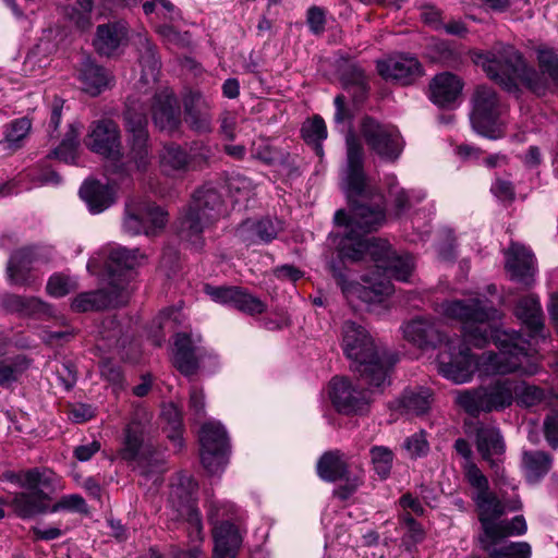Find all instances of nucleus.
Instances as JSON below:
<instances>
[{"label": "nucleus", "instance_id": "1", "mask_svg": "<svg viewBox=\"0 0 558 558\" xmlns=\"http://www.w3.org/2000/svg\"><path fill=\"white\" fill-rule=\"evenodd\" d=\"M347 165L342 171V187L347 194L351 214L339 209L335 222L342 232L331 233L341 262H360L366 256L388 277L410 281L415 264L410 254L397 255L383 239L367 238L386 219L383 196L366 182L363 169L364 149L353 134L347 136Z\"/></svg>", "mask_w": 558, "mask_h": 558}, {"label": "nucleus", "instance_id": "2", "mask_svg": "<svg viewBox=\"0 0 558 558\" xmlns=\"http://www.w3.org/2000/svg\"><path fill=\"white\" fill-rule=\"evenodd\" d=\"M442 316L464 324L466 339L476 348H483L492 339L499 352H484L477 357V372L481 376L506 375L520 372L533 375L538 366L534 354L539 339L544 338L543 312L536 295L522 298L515 315L529 329V338L520 332L501 330L490 323L498 313L487 302L480 299L451 300L439 304Z\"/></svg>", "mask_w": 558, "mask_h": 558}, {"label": "nucleus", "instance_id": "3", "mask_svg": "<svg viewBox=\"0 0 558 558\" xmlns=\"http://www.w3.org/2000/svg\"><path fill=\"white\" fill-rule=\"evenodd\" d=\"M536 59L542 73L529 68L522 54L510 45H498L492 51L473 52V62L481 66L486 75L507 92L518 90V82L536 95L548 89L547 74L558 88V54L550 48H538Z\"/></svg>", "mask_w": 558, "mask_h": 558}, {"label": "nucleus", "instance_id": "4", "mask_svg": "<svg viewBox=\"0 0 558 558\" xmlns=\"http://www.w3.org/2000/svg\"><path fill=\"white\" fill-rule=\"evenodd\" d=\"M123 122L131 142L129 154L120 153V132L112 120L104 119L92 123L86 142L90 150L108 160L106 165L108 179L118 187L131 186L133 173L140 168V105H125Z\"/></svg>", "mask_w": 558, "mask_h": 558}, {"label": "nucleus", "instance_id": "5", "mask_svg": "<svg viewBox=\"0 0 558 558\" xmlns=\"http://www.w3.org/2000/svg\"><path fill=\"white\" fill-rule=\"evenodd\" d=\"M402 333L407 341L420 349H435L445 340V349L437 356L439 374L453 381L464 384L471 381L474 369H477V360H474L466 344L465 337L448 338L440 329V324L430 317H416L402 326ZM473 345V343L471 342Z\"/></svg>", "mask_w": 558, "mask_h": 558}, {"label": "nucleus", "instance_id": "6", "mask_svg": "<svg viewBox=\"0 0 558 558\" xmlns=\"http://www.w3.org/2000/svg\"><path fill=\"white\" fill-rule=\"evenodd\" d=\"M341 335L343 353L359 378L374 387L388 385L390 369L397 362L395 355L378 345L368 330L354 322H345Z\"/></svg>", "mask_w": 558, "mask_h": 558}, {"label": "nucleus", "instance_id": "7", "mask_svg": "<svg viewBox=\"0 0 558 558\" xmlns=\"http://www.w3.org/2000/svg\"><path fill=\"white\" fill-rule=\"evenodd\" d=\"M223 214V199L217 187L207 183L198 189L177 221L181 240L190 242L196 248L203 245L202 233Z\"/></svg>", "mask_w": 558, "mask_h": 558}, {"label": "nucleus", "instance_id": "8", "mask_svg": "<svg viewBox=\"0 0 558 558\" xmlns=\"http://www.w3.org/2000/svg\"><path fill=\"white\" fill-rule=\"evenodd\" d=\"M520 385L509 378H497L476 388L457 390L454 402L472 416L480 413L499 412L509 408Z\"/></svg>", "mask_w": 558, "mask_h": 558}, {"label": "nucleus", "instance_id": "9", "mask_svg": "<svg viewBox=\"0 0 558 558\" xmlns=\"http://www.w3.org/2000/svg\"><path fill=\"white\" fill-rule=\"evenodd\" d=\"M198 484L193 476L181 473L171 484L169 501L178 515L187 523L189 538L192 543L203 541V523L196 507Z\"/></svg>", "mask_w": 558, "mask_h": 558}, {"label": "nucleus", "instance_id": "10", "mask_svg": "<svg viewBox=\"0 0 558 558\" xmlns=\"http://www.w3.org/2000/svg\"><path fill=\"white\" fill-rule=\"evenodd\" d=\"M201 444V462L211 475L223 472L228 464L229 438L227 430L220 422L210 420L205 422L198 432Z\"/></svg>", "mask_w": 558, "mask_h": 558}, {"label": "nucleus", "instance_id": "11", "mask_svg": "<svg viewBox=\"0 0 558 558\" xmlns=\"http://www.w3.org/2000/svg\"><path fill=\"white\" fill-rule=\"evenodd\" d=\"M500 105L496 92L485 85L477 86L472 96L470 116L474 131L483 136L497 140L504 136V130L498 123Z\"/></svg>", "mask_w": 558, "mask_h": 558}, {"label": "nucleus", "instance_id": "12", "mask_svg": "<svg viewBox=\"0 0 558 558\" xmlns=\"http://www.w3.org/2000/svg\"><path fill=\"white\" fill-rule=\"evenodd\" d=\"M234 512L235 507L230 502H219L216 500L208 502L207 517L214 524V550L217 558H233L242 543V535L239 529L229 520L218 524L220 519L230 518Z\"/></svg>", "mask_w": 558, "mask_h": 558}, {"label": "nucleus", "instance_id": "13", "mask_svg": "<svg viewBox=\"0 0 558 558\" xmlns=\"http://www.w3.org/2000/svg\"><path fill=\"white\" fill-rule=\"evenodd\" d=\"M361 132L368 148L381 160L393 162L400 157L404 142L396 126L366 117L362 121Z\"/></svg>", "mask_w": 558, "mask_h": 558}, {"label": "nucleus", "instance_id": "14", "mask_svg": "<svg viewBox=\"0 0 558 558\" xmlns=\"http://www.w3.org/2000/svg\"><path fill=\"white\" fill-rule=\"evenodd\" d=\"M201 342L202 338L198 335L179 332L174 337L172 362L186 377L195 375L202 367L205 368L206 360L217 364V356L202 347Z\"/></svg>", "mask_w": 558, "mask_h": 558}, {"label": "nucleus", "instance_id": "15", "mask_svg": "<svg viewBox=\"0 0 558 558\" xmlns=\"http://www.w3.org/2000/svg\"><path fill=\"white\" fill-rule=\"evenodd\" d=\"M333 278L340 286L343 294L348 301L352 302L354 299L361 300L364 303L381 302L385 296L392 293L393 287L388 279L375 281L368 277L363 279L364 283L348 281L345 274L341 270L340 266L331 260L328 264Z\"/></svg>", "mask_w": 558, "mask_h": 558}, {"label": "nucleus", "instance_id": "16", "mask_svg": "<svg viewBox=\"0 0 558 558\" xmlns=\"http://www.w3.org/2000/svg\"><path fill=\"white\" fill-rule=\"evenodd\" d=\"M360 380L367 385V389H361L360 385H353L345 377H333L330 381L329 396L335 408L344 414L357 413L364 411V409L371 402L372 389H383L381 387H374L365 384L361 378Z\"/></svg>", "mask_w": 558, "mask_h": 558}, {"label": "nucleus", "instance_id": "17", "mask_svg": "<svg viewBox=\"0 0 558 558\" xmlns=\"http://www.w3.org/2000/svg\"><path fill=\"white\" fill-rule=\"evenodd\" d=\"M377 71L386 81L411 85L423 75L420 61L410 54H399L377 61Z\"/></svg>", "mask_w": 558, "mask_h": 558}, {"label": "nucleus", "instance_id": "18", "mask_svg": "<svg viewBox=\"0 0 558 558\" xmlns=\"http://www.w3.org/2000/svg\"><path fill=\"white\" fill-rule=\"evenodd\" d=\"M136 265V250H129L122 246L110 248L107 259V270L111 289L122 294L130 281V270Z\"/></svg>", "mask_w": 558, "mask_h": 558}, {"label": "nucleus", "instance_id": "19", "mask_svg": "<svg viewBox=\"0 0 558 558\" xmlns=\"http://www.w3.org/2000/svg\"><path fill=\"white\" fill-rule=\"evenodd\" d=\"M142 487L155 494L163 483L168 470L165 452L151 442H142Z\"/></svg>", "mask_w": 558, "mask_h": 558}, {"label": "nucleus", "instance_id": "20", "mask_svg": "<svg viewBox=\"0 0 558 558\" xmlns=\"http://www.w3.org/2000/svg\"><path fill=\"white\" fill-rule=\"evenodd\" d=\"M476 449L485 461L495 469L497 476H504V469L499 466L494 456H501L505 452V441L499 428L494 424L478 422L475 425Z\"/></svg>", "mask_w": 558, "mask_h": 558}, {"label": "nucleus", "instance_id": "21", "mask_svg": "<svg viewBox=\"0 0 558 558\" xmlns=\"http://www.w3.org/2000/svg\"><path fill=\"white\" fill-rule=\"evenodd\" d=\"M24 492L15 493L11 505L19 517L33 518L37 514L50 511V494L61 489H52L38 485L34 488H24Z\"/></svg>", "mask_w": 558, "mask_h": 558}, {"label": "nucleus", "instance_id": "22", "mask_svg": "<svg viewBox=\"0 0 558 558\" xmlns=\"http://www.w3.org/2000/svg\"><path fill=\"white\" fill-rule=\"evenodd\" d=\"M506 269L511 279L526 287L534 282V256L525 246L512 243L506 252Z\"/></svg>", "mask_w": 558, "mask_h": 558}, {"label": "nucleus", "instance_id": "23", "mask_svg": "<svg viewBox=\"0 0 558 558\" xmlns=\"http://www.w3.org/2000/svg\"><path fill=\"white\" fill-rule=\"evenodd\" d=\"M37 260L35 250L24 247L15 251L7 266V277L11 284L21 287L33 286L37 277L33 272V265Z\"/></svg>", "mask_w": 558, "mask_h": 558}, {"label": "nucleus", "instance_id": "24", "mask_svg": "<svg viewBox=\"0 0 558 558\" xmlns=\"http://www.w3.org/2000/svg\"><path fill=\"white\" fill-rule=\"evenodd\" d=\"M151 110L154 122L161 131L172 133L179 129L181 124L180 105L172 92L165 89L157 95Z\"/></svg>", "mask_w": 558, "mask_h": 558}, {"label": "nucleus", "instance_id": "25", "mask_svg": "<svg viewBox=\"0 0 558 558\" xmlns=\"http://www.w3.org/2000/svg\"><path fill=\"white\" fill-rule=\"evenodd\" d=\"M1 478L21 488H34L38 485L52 489L64 488L61 477L50 469L35 468L21 472L8 471L2 474Z\"/></svg>", "mask_w": 558, "mask_h": 558}, {"label": "nucleus", "instance_id": "26", "mask_svg": "<svg viewBox=\"0 0 558 558\" xmlns=\"http://www.w3.org/2000/svg\"><path fill=\"white\" fill-rule=\"evenodd\" d=\"M81 198L93 215L104 213L116 202V190L98 180H86L80 189Z\"/></svg>", "mask_w": 558, "mask_h": 558}, {"label": "nucleus", "instance_id": "27", "mask_svg": "<svg viewBox=\"0 0 558 558\" xmlns=\"http://www.w3.org/2000/svg\"><path fill=\"white\" fill-rule=\"evenodd\" d=\"M128 39V27L124 23L102 24L97 27L94 46L99 54L110 57L126 45Z\"/></svg>", "mask_w": 558, "mask_h": 558}, {"label": "nucleus", "instance_id": "28", "mask_svg": "<svg viewBox=\"0 0 558 558\" xmlns=\"http://www.w3.org/2000/svg\"><path fill=\"white\" fill-rule=\"evenodd\" d=\"M463 88L459 76L444 72L437 74L429 84L430 99L434 104L445 107L457 100Z\"/></svg>", "mask_w": 558, "mask_h": 558}, {"label": "nucleus", "instance_id": "29", "mask_svg": "<svg viewBox=\"0 0 558 558\" xmlns=\"http://www.w3.org/2000/svg\"><path fill=\"white\" fill-rule=\"evenodd\" d=\"M3 306L8 311L19 313L22 316L40 319L57 318L54 308L37 298L9 294L3 299Z\"/></svg>", "mask_w": 558, "mask_h": 558}, {"label": "nucleus", "instance_id": "30", "mask_svg": "<svg viewBox=\"0 0 558 558\" xmlns=\"http://www.w3.org/2000/svg\"><path fill=\"white\" fill-rule=\"evenodd\" d=\"M473 499L478 509V520L484 531L483 537H486L487 534L494 533L496 520L506 512V507L489 489L476 493Z\"/></svg>", "mask_w": 558, "mask_h": 558}, {"label": "nucleus", "instance_id": "31", "mask_svg": "<svg viewBox=\"0 0 558 558\" xmlns=\"http://www.w3.org/2000/svg\"><path fill=\"white\" fill-rule=\"evenodd\" d=\"M185 117L187 125L197 133H207L211 131L213 116L210 113L209 104L199 95H192L184 104Z\"/></svg>", "mask_w": 558, "mask_h": 558}, {"label": "nucleus", "instance_id": "32", "mask_svg": "<svg viewBox=\"0 0 558 558\" xmlns=\"http://www.w3.org/2000/svg\"><path fill=\"white\" fill-rule=\"evenodd\" d=\"M121 294L112 289L110 293L100 289L92 292H83L74 298L71 307L75 312H89L102 310L110 305H116L120 301Z\"/></svg>", "mask_w": 558, "mask_h": 558}, {"label": "nucleus", "instance_id": "33", "mask_svg": "<svg viewBox=\"0 0 558 558\" xmlns=\"http://www.w3.org/2000/svg\"><path fill=\"white\" fill-rule=\"evenodd\" d=\"M433 393L430 389L417 387L407 389L398 400V408L409 415L425 414L432 405Z\"/></svg>", "mask_w": 558, "mask_h": 558}, {"label": "nucleus", "instance_id": "34", "mask_svg": "<svg viewBox=\"0 0 558 558\" xmlns=\"http://www.w3.org/2000/svg\"><path fill=\"white\" fill-rule=\"evenodd\" d=\"M317 474L326 482L345 478L348 463L344 454L338 450L325 452L317 462Z\"/></svg>", "mask_w": 558, "mask_h": 558}, {"label": "nucleus", "instance_id": "35", "mask_svg": "<svg viewBox=\"0 0 558 558\" xmlns=\"http://www.w3.org/2000/svg\"><path fill=\"white\" fill-rule=\"evenodd\" d=\"M80 81L85 93L97 96L108 86L109 76L104 68L86 59L82 63Z\"/></svg>", "mask_w": 558, "mask_h": 558}, {"label": "nucleus", "instance_id": "36", "mask_svg": "<svg viewBox=\"0 0 558 558\" xmlns=\"http://www.w3.org/2000/svg\"><path fill=\"white\" fill-rule=\"evenodd\" d=\"M553 457L541 450L524 451L522 466L529 482L535 483L544 477L550 470Z\"/></svg>", "mask_w": 558, "mask_h": 558}, {"label": "nucleus", "instance_id": "37", "mask_svg": "<svg viewBox=\"0 0 558 558\" xmlns=\"http://www.w3.org/2000/svg\"><path fill=\"white\" fill-rule=\"evenodd\" d=\"M160 168L168 175L191 169L189 154L177 144L163 146L160 154Z\"/></svg>", "mask_w": 558, "mask_h": 558}, {"label": "nucleus", "instance_id": "38", "mask_svg": "<svg viewBox=\"0 0 558 558\" xmlns=\"http://www.w3.org/2000/svg\"><path fill=\"white\" fill-rule=\"evenodd\" d=\"M160 416L167 424L165 427L167 430V437L177 450H181L184 446L181 411L174 403L169 402L162 405Z\"/></svg>", "mask_w": 558, "mask_h": 558}, {"label": "nucleus", "instance_id": "39", "mask_svg": "<svg viewBox=\"0 0 558 558\" xmlns=\"http://www.w3.org/2000/svg\"><path fill=\"white\" fill-rule=\"evenodd\" d=\"M280 230L279 222L269 218L260 219L257 222L246 221L241 227V235L244 240L255 242L256 240L268 243L274 240Z\"/></svg>", "mask_w": 558, "mask_h": 558}, {"label": "nucleus", "instance_id": "40", "mask_svg": "<svg viewBox=\"0 0 558 558\" xmlns=\"http://www.w3.org/2000/svg\"><path fill=\"white\" fill-rule=\"evenodd\" d=\"M168 222V213L153 203H142V232L147 236L159 234Z\"/></svg>", "mask_w": 558, "mask_h": 558}, {"label": "nucleus", "instance_id": "41", "mask_svg": "<svg viewBox=\"0 0 558 558\" xmlns=\"http://www.w3.org/2000/svg\"><path fill=\"white\" fill-rule=\"evenodd\" d=\"M389 197L396 216L405 213L412 206L413 202L418 203L425 198V194L415 191H405L398 185L396 178L389 179Z\"/></svg>", "mask_w": 558, "mask_h": 558}, {"label": "nucleus", "instance_id": "42", "mask_svg": "<svg viewBox=\"0 0 558 558\" xmlns=\"http://www.w3.org/2000/svg\"><path fill=\"white\" fill-rule=\"evenodd\" d=\"M4 345L0 343V355L4 353ZM29 362L23 355L0 361V385L9 386L28 368Z\"/></svg>", "mask_w": 558, "mask_h": 558}, {"label": "nucleus", "instance_id": "43", "mask_svg": "<svg viewBox=\"0 0 558 558\" xmlns=\"http://www.w3.org/2000/svg\"><path fill=\"white\" fill-rule=\"evenodd\" d=\"M32 122L28 118L23 117L8 123L3 129V144L11 149H17L22 146L23 141L29 134ZM2 144V142H0Z\"/></svg>", "mask_w": 558, "mask_h": 558}, {"label": "nucleus", "instance_id": "44", "mask_svg": "<svg viewBox=\"0 0 558 558\" xmlns=\"http://www.w3.org/2000/svg\"><path fill=\"white\" fill-rule=\"evenodd\" d=\"M526 529L525 519L522 515H515L511 520L498 521L495 525L494 533L487 534L486 539L489 541L490 544H498L508 536L524 534Z\"/></svg>", "mask_w": 558, "mask_h": 558}, {"label": "nucleus", "instance_id": "45", "mask_svg": "<svg viewBox=\"0 0 558 558\" xmlns=\"http://www.w3.org/2000/svg\"><path fill=\"white\" fill-rule=\"evenodd\" d=\"M481 542L485 550L489 553L492 557L496 558H530L531 546L525 542L509 543L499 548H492L494 544H490L486 537H481Z\"/></svg>", "mask_w": 558, "mask_h": 558}, {"label": "nucleus", "instance_id": "46", "mask_svg": "<svg viewBox=\"0 0 558 558\" xmlns=\"http://www.w3.org/2000/svg\"><path fill=\"white\" fill-rule=\"evenodd\" d=\"M78 129L75 124H70L65 137L61 144L52 151V156L65 163H75L78 147Z\"/></svg>", "mask_w": 558, "mask_h": 558}, {"label": "nucleus", "instance_id": "47", "mask_svg": "<svg viewBox=\"0 0 558 558\" xmlns=\"http://www.w3.org/2000/svg\"><path fill=\"white\" fill-rule=\"evenodd\" d=\"M122 231L131 236L140 234V201L137 196H129L124 202L122 214Z\"/></svg>", "mask_w": 558, "mask_h": 558}, {"label": "nucleus", "instance_id": "48", "mask_svg": "<svg viewBox=\"0 0 558 558\" xmlns=\"http://www.w3.org/2000/svg\"><path fill=\"white\" fill-rule=\"evenodd\" d=\"M140 453V425L132 422L128 425L124 433L122 446L119 454L121 459L128 462H135Z\"/></svg>", "mask_w": 558, "mask_h": 558}, {"label": "nucleus", "instance_id": "49", "mask_svg": "<svg viewBox=\"0 0 558 558\" xmlns=\"http://www.w3.org/2000/svg\"><path fill=\"white\" fill-rule=\"evenodd\" d=\"M245 314L256 315L266 311V304L245 289L236 287L232 306Z\"/></svg>", "mask_w": 558, "mask_h": 558}, {"label": "nucleus", "instance_id": "50", "mask_svg": "<svg viewBox=\"0 0 558 558\" xmlns=\"http://www.w3.org/2000/svg\"><path fill=\"white\" fill-rule=\"evenodd\" d=\"M301 132L305 142L315 144L316 153L322 155L323 147L320 142L327 137L325 121L320 117L316 116L303 124Z\"/></svg>", "mask_w": 558, "mask_h": 558}, {"label": "nucleus", "instance_id": "51", "mask_svg": "<svg viewBox=\"0 0 558 558\" xmlns=\"http://www.w3.org/2000/svg\"><path fill=\"white\" fill-rule=\"evenodd\" d=\"M373 468L376 474L385 480L390 475L392 462H393V452L385 446H374L369 450Z\"/></svg>", "mask_w": 558, "mask_h": 558}, {"label": "nucleus", "instance_id": "52", "mask_svg": "<svg viewBox=\"0 0 558 558\" xmlns=\"http://www.w3.org/2000/svg\"><path fill=\"white\" fill-rule=\"evenodd\" d=\"M144 13L150 15L156 13L166 22H173L181 19L180 11L169 0H149L142 5Z\"/></svg>", "mask_w": 558, "mask_h": 558}, {"label": "nucleus", "instance_id": "53", "mask_svg": "<svg viewBox=\"0 0 558 558\" xmlns=\"http://www.w3.org/2000/svg\"><path fill=\"white\" fill-rule=\"evenodd\" d=\"M76 288V280L62 274L51 276L46 287L48 294L53 298H62Z\"/></svg>", "mask_w": 558, "mask_h": 558}, {"label": "nucleus", "instance_id": "54", "mask_svg": "<svg viewBox=\"0 0 558 558\" xmlns=\"http://www.w3.org/2000/svg\"><path fill=\"white\" fill-rule=\"evenodd\" d=\"M60 511L87 513L88 508L85 499L81 495L70 494L60 497V499L50 508V512L52 513Z\"/></svg>", "mask_w": 558, "mask_h": 558}, {"label": "nucleus", "instance_id": "55", "mask_svg": "<svg viewBox=\"0 0 558 558\" xmlns=\"http://www.w3.org/2000/svg\"><path fill=\"white\" fill-rule=\"evenodd\" d=\"M403 449L411 459L425 457L429 451L425 432L421 430L408 437L403 442Z\"/></svg>", "mask_w": 558, "mask_h": 558}, {"label": "nucleus", "instance_id": "56", "mask_svg": "<svg viewBox=\"0 0 558 558\" xmlns=\"http://www.w3.org/2000/svg\"><path fill=\"white\" fill-rule=\"evenodd\" d=\"M252 157L271 165L280 158V153L266 138H258L253 142Z\"/></svg>", "mask_w": 558, "mask_h": 558}, {"label": "nucleus", "instance_id": "57", "mask_svg": "<svg viewBox=\"0 0 558 558\" xmlns=\"http://www.w3.org/2000/svg\"><path fill=\"white\" fill-rule=\"evenodd\" d=\"M145 58L148 75L155 81L160 69V60L156 53V47L148 40H142V60Z\"/></svg>", "mask_w": 558, "mask_h": 558}, {"label": "nucleus", "instance_id": "58", "mask_svg": "<svg viewBox=\"0 0 558 558\" xmlns=\"http://www.w3.org/2000/svg\"><path fill=\"white\" fill-rule=\"evenodd\" d=\"M236 287H214L206 284L205 293L215 302L232 306Z\"/></svg>", "mask_w": 558, "mask_h": 558}, {"label": "nucleus", "instance_id": "59", "mask_svg": "<svg viewBox=\"0 0 558 558\" xmlns=\"http://www.w3.org/2000/svg\"><path fill=\"white\" fill-rule=\"evenodd\" d=\"M543 433L548 446L558 449V414L550 412L543 421Z\"/></svg>", "mask_w": 558, "mask_h": 558}, {"label": "nucleus", "instance_id": "60", "mask_svg": "<svg viewBox=\"0 0 558 558\" xmlns=\"http://www.w3.org/2000/svg\"><path fill=\"white\" fill-rule=\"evenodd\" d=\"M466 478L470 485L476 488V493H483L488 490V481L482 471L472 462H468Z\"/></svg>", "mask_w": 558, "mask_h": 558}, {"label": "nucleus", "instance_id": "61", "mask_svg": "<svg viewBox=\"0 0 558 558\" xmlns=\"http://www.w3.org/2000/svg\"><path fill=\"white\" fill-rule=\"evenodd\" d=\"M154 24L156 33L167 43L173 45H184L185 36L179 33L173 26L168 23L157 24L151 21Z\"/></svg>", "mask_w": 558, "mask_h": 558}, {"label": "nucleus", "instance_id": "62", "mask_svg": "<svg viewBox=\"0 0 558 558\" xmlns=\"http://www.w3.org/2000/svg\"><path fill=\"white\" fill-rule=\"evenodd\" d=\"M210 156L211 149L206 144L203 142L193 143L189 153L191 168L205 163Z\"/></svg>", "mask_w": 558, "mask_h": 558}, {"label": "nucleus", "instance_id": "63", "mask_svg": "<svg viewBox=\"0 0 558 558\" xmlns=\"http://www.w3.org/2000/svg\"><path fill=\"white\" fill-rule=\"evenodd\" d=\"M326 24V16L323 9L318 7H312L307 11V25L311 32L315 35H319L324 32Z\"/></svg>", "mask_w": 558, "mask_h": 558}, {"label": "nucleus", "instance_id": "64", "mask_svg": "<svg viewBox=\"0 0 558 558\" xmlns=\"http://www.w3.org/2000/svg\"><path fill=\"white\" fill-rule=\"evenodd\" d=\"M94 415L95 409L85 403L74 404L68 412L69 420L77 424L89 421Z\"/></svg>", "mask_w": 558, "mask_h": 558}]
</instances>
